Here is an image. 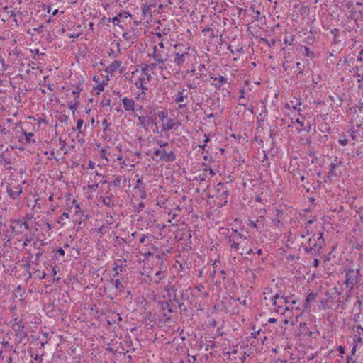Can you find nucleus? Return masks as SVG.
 I'll return each mask as SVG.
<instances>
[{
    "mask_svg": "<svg viewBox=\"0 0 363 363\" xmlns=\"http://www.w3.org/2000/svg\"><path fill=\"white\" fill-rule=\"evenodd\" d=\"M100 199L101 200L102 203L108 206V207H111V206H114V203L111 201V197H108V196H106V197H100Z\"/></svg>",
    "mask_w": 363,
    "mask_h": 363,
    "instance_id": "bb28decb",
    "label": "nucleus"
},
{
    "mask_svg": "<svg viewBox=\"0 0 363 363\" xmlns=\"http://www.w3.org/2000/svg\"><path fill=\"white\" fill-rule=\"evenodd\" d=\"M143 184V179H138L137 181H136V183H135V189H138L140 190V189H141V186Z\"/></svg>",
    "mask_w": 363,
    "mask_h": 363,
    "instance_id": "de8ad7c7",
    "label": "nucleus"
},
{
    "mask_svg": "<svg viewBox=\"0 0 363 363\" xmlns=\"http://www.w3.org/2000/svg\"><path fill=\"white\" fill-rule=\"evenodd\" d=\"M184 89H182V91H178V94L174 99L176 103H182L187 98V95H184Z\"/></svg>",
    "mask_w": 363,
    "mask_h": 363,
    "instance_id": "b1692460",
    "label": "nucleus"
},
{
    "mask_svg": "<svg viewBox=\"0 0 363 363\" xmlns=\"http://www.w3.org/2000/svg\"><path fill=\"white\" fill-rule=\"evenodd\" d=\"M328 174H329V177H336L342 174L341 172H336V168H335L333 164H330V171Z\"/></svg>",
    "mask_w": 363,
    "mask_h": 363,
    "instance_id": "393cba45",
    "label": "nucleus"
},
{
    "mask_svg": "<svg viewBox=\"0 0 363 363\" xmlns=\"http://www.w3.org/2000/svg\"><path fill=\"white\" fill-rule=\"evenodd\" d=\"M138 119L140 122L139 125L141 127H143L145 129H147V127L149 126V123H150V118L144 116H138Z\"/></svg>",
    "mask_w": 363,
    "mask_h": 363,
    "instance_id": "6ab92c4d",
    "label": "nucleus"
},
{
    "mask_svg": "<svg viewBox=\"0 0 363 363\" xmlns=\"http://www.w3.org/2000/svg\"><path fill=\"white\" fill-rule=\"evenodd\" d=\"M154 156L159 157L157 161L172 162L176 160V155L172 149L169 148H155L153 152Z\"/></svg>",
    "mask_w": 363,
    "mask_h": 363,
    "instance_id": "f03ea898",
    "label": "nucleus"
},
{
    "mask_svg": "<svg viewBox=\"0 0 363 363\" xmlns=\"http://www.w3.org/2000/svg\"><path fill=\"white\" fill-rule=\"evenodd\" d=\"M155 142L160 149L169 148V145L167 142H163L160 140H156Z\"/></svg>",
    "mask_w": 363,
    "mask_h": 363,
    "instance_id": "c756f323",
    "label": "nucleus"
},
{
    "mask_svg": "<svg viewBox=\"0 0 363 363\" xmlns=\"http://www.w3.org/2000/svg\"><path fill=\"white\" fill-rule=\"evenodd\" d=\"M122 36L126 40H130L131 39V36L128 33H123Z\"/></svg>",
    "mask_w": 363,
    "mask_h": 363,
    "instance_id": "bf43d9fd",
    "label": "nucleus"
},
{
    "mask_svg": "<svg viewBox=\"0 0 363 363\" xmlns=\"http://www.w3.org/2000/svg\"><path fill=\"white\" fill-rule=\"evenodd\" d=\"M117 16H118V19H119L120 18H128V17H130V16H131V15H130V13H128V12H125V13H119Z\"/></svg>",
    "mask_w": 363,
    "mask_h": 363,
    "instance_id": "8fccbe9b",
    "label": "nucleus"
},
{
    "mask_svg": "<svg viewBox=\"0 0 363 363\" xmlns=\"http://www.w3.org/2000/svg\"><path fill=\"white\" fill-rule=\"evenodd\" d=\"M296 67H297V69L298 70L297 76L303 74V69L301 67V62H296Z\"/></svg>",
    "mask_w": 363,
    "mask_h": 363,
    "instance_id": "603ef678",
    "label": "nucleus"
},
{
    "mask_svg": "<svg viewBox=\"0 0 363 363\" xmlns=\"http://www.w3.org/2000/svg\"><path fill=\"white\" fill-rule=\"evenodd\" d=\"M83 123H84V120H82V119L77 120L76 130H78V133H82L81 128L83 125Z\"/></svg>",
    "mask_w": 363,
    "mask_h": 363,
    "instance_id": "f704fd0d",
    "label": "nucleus"
},
{
    "mask_svg": "<svg viewBox=\"0 0 363 363\" xmlns=\"http://www.w3.org/2000/svg\"><path fill=\"white\" fill-rule=\"evenodd\" d=\"M255 16L254 17V21H259V19L261 18L259 17L260 12L258 10H256V11H255Z\"/></svg>",
    "mask_w": 363,
    "mask_h": 363,
    "instance_id": "5fc2aeb1",
    "label": "nucleus"
},
{
    "mask_svg": "<svg viewBox=\"0 0 363 363\" xmlns=\"http://www.w3.org/2000/svg\"><path fill=\"white\" fill-rule=\"evenodd\" d=\"M140 191L141 193L140 198H142V199L146 198V192H145L144 188L140 189Z\"/></svg>",
    "mask_w": 363,
    "mask_h": 363,
    "instance_id": "338daca9",
    "label": "nucleus"
},
{
    "mask_svg": "<svg viewBox=\"0 0 363 363\" xmlns=\"http://www.w3.org/2000/svg\"><path fill=\"white\" fill-rule=\"evenodd\" d=\"M121 61L115 60L111 64H110L108 67H106V68L105 69V72L112 74L113 72L116 71L121 67Z\"/></svg>",
    "mask_w": 363,
    "mask_h": 363,
    "instance_id": "ddd939ff",
    "label": "nucleus"
},
{
    "mask_svg": "<svg viewBox=\"0 0 363 363\" xmlns=\"http://www.w3.org/2000/svg\"><path fill=\"white\" fill-rule=\"evenodd\" d=\"M30 220V218L26 217L23 218V220L21 219H12L11 220V223L12 224L18 225V227L16 228V226L11 225V230L12 233H15L16 235L22 234L25 230L29 229V221Z\"/></svg>",
    "mask_w": 363,
    "mask_h": 363,
    "instance_id": "20e7f679",
    "label": "nucleus"
},
{
    "mask_svg": "<svg viewBox=\"0 0 363 363\" xmlns=\"http://www.w3.org/2000/svg\"><path fill=\"white\" fill-rule=\"evenodd\" d=\"M299 328L303 330H308V328L307 327V324L304 322L300 323Z\"/></svg>",
    "mask_w": 363,
    "mask_h": 363,
    "instance_id": "680f3d73",
    "label": "nucleus"
},
{
    "mask_svg": "<svg viewBox=\"0 0 363 363\" xmlns=\"http://www.w3.org/2000/svg\"><path fill=\"white\" fill-rule=\"evenodd\" d=\"M23 133L26 136V142L27 143H28V144H35V142H36L35 140L31 138L34 135L33 133H32V132L27 133V132L23 130Z\"/></svg>",
    "mask_w": 363,
    "mask_h": 363,
    "instance_id": "5701e85b",
    "label": "nucleus"
},
{
    "mask_svg": "<svg viewBox=\"0 0 363 363\" xmlns=\"http://www.w3.org/2000/svg\"><path fill=\"white\" fill-rule=\"evenodd\" d=\"M340 295V292L337 290L336 287L331 289L330 291L325 293V296H328V298L331 299H335Z\"/></svg>",
    "mask_w": 363,
    "mask_h": 363,
    "instance_id": "dca6fc26",
    "label": "nucleus"
},
{
    "mask_svg": "<svg viewBox=\"0 0 363 363\" xmlns=\"http://www.w3.org/2000/svg\"><path fill=\"white\" fill-rule=\"evenodd\" d=\"M101 103H102L103 106H111V100H110V99H104L102 101V102H101Z\"/></svg>",
    "mask_w": 363,
    "mask_h": 363,
    "instance_id": "4d7b16f0",
    "label": "nucleus"
},
{
    "mask_svg": "<svg viewBox=\"0 0 363 363\" xmlns=\"http://www.w3.org/2000/svg\"><path fill=\"white\" fill-rule=\"evenodd\" d=\"M177 290L175 286L172 284H169L164 287V291H167V296L169 299H173L174 295L177 294Z\"/></svg>",
    "mask_w": 363,
    "mask_h": 363,
    "instance_id": "4468645a",
    "label": "nucleus"
},
{
    "mask_svg": "<svg viewBox=\"0 0 363 363\" xmlns=\"http://www.w3.org/2000/svg\"><path fill=\"white\" fill-rule=\"evenodd\" d=\"M38 276L39 279H43L46 277V273L44 272L38 271Z\"/></svg>",
    "mask_w": 363,
    "mask_h": 363,
    "instance_id": "13d9d810",
    "label": "nucleus"
},
{
    "mask_svg": "<svg viewBox=\"0 0 363 363\" xmlns=\"http://www.w3.org/2000/svg\"><path fill=\"white\" fill-rule=\"evenodd\" d=\"M23 328L24 325H23L21 323L20 324H18V328L14 329L16 332L15 335L18 339L19 342H22V340L24 338H26L28 335L27 333L23 330Z\"/></svg>",
    "mask_w": 363,
    "mask_h": 363,
    "instance_id": "1a4fd4ad",
    "label": "nucleus"
},
{
    "mask_svg": "<svg viewBox=\"0 0 363 363\" xmlns=\"http://www.w3.org/2000/svg\"><path fill=\"white\" fill-rule=\"evenodd\" d=\"M157 116L160 120H164L167 118L168 114L167 111H162L158 112Z\"/></svg>",
    "mask_w": 363,
    "mask_h": 363,
    "instance_id": "4c0bfd02",
    "label": "nucleus"
},
{
    "mask_svg": "<svg viewBox=\"0 0 363 363\" xmlns=\"http://www.w3.org/2000/svg\"><path fill=\"white\" fill-rule=\"evenodd\" d=\"M320 264V261L318 259H315L313 262V265L315 268H317Z\"/></svg>",
    "mask_w": 363,
    "mask_h": 363,
    "instance_id": "774afa93",
    "label": "nucleus"
},
{
    "mask_svg": "<svg viewBox=\"0 0 363 363\" xmlns=\"http://www.w3.org/2000/svg\"><path fill=\"white\" fill-rule=\"evenodd\" d=\"M235 233H237V238L233 237V235H230L228 238L227 242L230 246L231 249H233L235 250H238L239 248V245L240 244V242H239V240H245L247 239L246 236L242 235L241 233H238L237 230H235Z\"/></svg>",
    "mask_w": 363,
    "mask_h": 363,
    "instance_id": "39448f33",
    "label": "nucleus"
},
{
    "mask_svg": "<svg viewBox=\"0 0 363 363\" xmlns=\"http://www.w3.org/2000/svg\"><path fill=\"white\" fill-rule=\"evenodd\" d=\"M167 55H165L164 57L162 54L157 52V46L155 45L153 47V53L151 55L155 61H157L158 63H163L165 60H167Z\"/></svg>",
    "mask_w": 363,
    "mask_h": 363,
    "instance_id": "9d476101",
    "label": "nucleus"
},
{
    "mask_svg": "<svg viewBox=\"0 0 363 363\" xmlns=\"http://www.w3.org/2000/svg\"><path fill=\"white\" fill-rule=\"evenodd\" d=\"M159 305L160 306V309L162 311H167V313H172L174 311V308H177L176 307H174V302L173 299H169L164 301H160L159 302Z\"/></svg>",
    "mask_w": 363,
    "mask_h": 363,
    "instance_id": "0eeeda50",
    "label": "nucleus"
},
{
    "mask_svg": "<svg viewBox=\"0 0 363 363\" xmlns=\"http://www.w3.org/2000/svg\"><path fill=\"white\" fill-rule=\"evenodd\" d=\"M339 143L343 146L346 145L348 143V140L347 138H342L339 140Z\"/></svg>",
    "mask_w": 363,
    "mask_h": 363,
    "instance_id": "052dcab7",
    "label": "nucleus"
},
{
    "mask_svg": "<svg viewBox=\"0 0 363 363\" xmlns=\"http://www.w3.org/2000/svg\"><path fill=\"white\" fill-rule=\"evenodd\" d=\"M174 125H175V123H174V121L170 118L167 121V123L166 124H164L162 125V131L170 130L174 128Z\"/></svg>",
    "mask_w": 363,
    "mask_h": 363,
    "instance_id": "4be33fe9",
    "label": "nucleus"
},
{
    "mask_svg": "<svg viewBox=\"0 0 363 363\" xmlns=\"http://www.w3.org/2000/svg\"><path fill=\"white\" fill-rule=\"evenodd\" d=\"M145 84H146V82H145V78H143V77L138 79L137 81L135 82V84L137 86V88L143 90L141 94H138V96H140L141 94H143L144 96L145 95V93L144 91L148 89V88L145 85Z\"/></svg>",
    "mask_w": 363,
    "mask_h": 363,
    "instance_id": "f8f14e48",
    "label": "nucleus"
},
{
    "mask_svg": "<svg viewBox=\"0 0 363 363\" xmlns=\"http://www.w3.org/2000/svg\"><path fill=\"white\" fill-rule=\"evenodd\" d=\"M123 104L124 105V108L126 111H133L135 108V101L132 99H128L127 97H124L122 99Z\"/></svg>",
    "mask_w": 363,
    "mask_h": 363,
    "instance_id": "9b49d317",
    "label": "nucleus"
},
{
    "mask_svg": "<svg viewBox=\"0 0 363 363\" xmlns=\"http://www.w3.org/2000/svg\"><path fill=\"white\" fill-rule=\"evenodd\" d=\"M179 292H180V295L179 296H177V294L174 295V296H173V302L174 303L183 302L184 300L189 298V296L185 294L184 290H181Z\"/></svg>",
    "mask_w": 363,
    "mask_h": 363,
    "instance_id": "a211bd4d",
    "label": "nucleus"
},
{
    "mask_svg": "<svg viewBox=\"0 0 363 363\" xmlns=\"http://www.w3.org/2000/svg\"><path fill=\"white\" fill-rule=\"evenodd\" d=\"M150 67V65H147V64H143L141 65V70L142 72L145 74V73H147V71L148 70Z\"/></svg>",
    "mask_w": 363,
    "mask_h": 363,
    "instance_id": "3c124183",
    "label": "nucleus"
},
{
    "mask_svg": "<svg viewBox=\"0 0 363 363\" xmlns=\"http://www.w3.org/2000/svg\"><path fill=\"white\" fill-rule=\"evenodd\" d=\"M301 102L298 101V102L296 103V104L293 106L292 108L294 109V110H297V111H300L301 109L298 108V106H301Z\"/></svg>",
    "mask_w": 363,
    "mask_h": 363,
    "instance_id": "69168bd1",
    "label": "nucleus"
},
{
    "mask_svg": "<svg viewBox=\"0 0 363 363\" xmlns=\"http://www.w3.org/2000/svg\"><path fill=\"white\" fill-rule=\"evenodd\" d=\"M302 247L304 248L305 252H307L308 254H311L314 255H316L318 254L317 252H315V250L312 247H307L303 245H302Z\"/></svg>",
    "mask_w": 363,
    "mask_h": 363,
    "instance_id": "72a5a7b5",
    "label": "nucleus"
},
{
    "mask_svg": "<svg viewBox=\"0 0 363 363\" xmlns=\"http://www.w3.org/2000/svg\"><path fill=\"white\" fill-rule=\"evenodd\" d=\"M360 269H353L349 268L346 270L345 284L350 291L352 290L355 285L360 283Z\"/></svg>",
    "mask_w": 363,
    "mask_h": 363,
    "instance_id": "f257e3e1",
    "label": "nucleus"
},
{
    "mask_svg": "<svg viewBox=\"0 0 363 363\" xmlns=\"http://www.w3.org/2000/svg\"><path fill=\"white\" fill-rule=\"evenodd\" d=\"M249 223H247V225L250 227H252V228H257V225L256 224V223H255L254 221L252 220H248Z\"/></svg>",
    "mask_w": 363,
    "mask_h": 363,
    "instance_id": "e2e57ef3",
    "label": "nucleus"
},
{
    "mask_svg": "<svg viewBox=\"0 0 363 363\" xmlns=\"http://www.w3.org/2000/svg\"><path fill=\"white\" fill-rule=\"evenodd\" d=\"M28 353L30 354V357H33L34 358V360L36 361V362H38L40 363H42L43 362V357L45 355V352H43L41 355H38V353H36L35 354V356L33 355V354L31 352V350H28Z\"/></svg>",
    "mask_w": 363,
    "mask_h": 363,
    "instance_id": "a878e982",
    "label": "nucleus"
},
{
    "mask_svg": "<svg viewBox=\"0 0 363 363\" xmlns=\"http://www.w3.org/2000/svg\"><path fill=\"white\" fill-rule=\"evenodd\" d=\"M305 55L313 58L314 57V54L312 51L310 50L309 48L305 46L304 47Z\"/></svg>",
    "mask_w": 363,
    "mask_h": 363,
    "instance_id": "e433bc0d",
    "label": "nucleus"
},
{
    "mask_svg": "<svg viewBox=\"0 0 363 363\" xmlns=\"http://www.w3.org/2000/svg\"><path fill=\"white\" fill-rule=\"evenodd\" d=\"M14 190L10 188L9 186L6 187V192L10 196V198L13 200H16L18 198V196L22 194V187L20 185L16 186L14 187Z\"/></svg>",
    "mask_w": 363,
    "mask_h": 363,
    "instance_id": "6e6552de",
    "label": "nucleus"
},
{
    "mask_svg": "<svg viewBox=\"0 0 363 363\" xmlns=\"http://www.w3.org/2000/svg\"><path fill=\"white\" fill-rule=\"evenodd\" d=\"M357 108L359 112V114H357V117L359 118L358 122L360 123L357 126H360L362 124H363V102L359 101V104L357 106Z\"/></svg>",
    "mask_w": 363,
    "mask_h": 363,
    "instance_id": "aec40b11",
    "label": "nucleus"
},
{
    "mask_svg": "<svg viewBox=\"0 0 363 363\" xmlns=\"http://www.w3.org/2000/svg\"><path fill=\"white\" fill-rule=\"evenodd\" d=\"M151 5H143L142 6V13L144 16H147V14H150L151 16V12L150 11Z\"/></svg>",
    "mask_w": 363,
    "mask_h": 363,
    "instance_id": "473e14b6",
    "label": "nucleus"
},
{
    "mask_svg": "<svg viewBox=\"0 0 363 363\" xmlns=\"http://www.w3.org/2000/svg\"><path fill=\"white\" fill-rule=\"evenodd\" d=\"M276 135H277V131L274 129H270L269 136L270 138L272 139L273 141L274 140Z\"/></svg>",
    "mask_w": 363,
    "mask_h": 363,
    "instance_id": "49530a36",
    "label": "nucleus"
},
{
    "mask_svg": "<svg viewBox=\"0 0 363 363\" xmlns=\"http://www.w3.org/2000/svg\"><path fill=\"white\" fill-rule=\"evenodd\" d=\"M331 33L333 35V42L335 43H337L340 42V40H338V38H337L338 35H339V30L337 28H334V29L331 30Z\"/></svg>",
    "mask_w": 363,
    "mask_h": 363,
    "instance_id": "7c9ffc66",
    "label": "nucleus"
},
{
    "mask_svg": "<svg viewBox=\"0 0 363 363\" xmlns=\"http://www.w3.org/2000/svg\"><path fill=\"white\" fill-rule=\"evenodd\" d=\"M114 286L116 289H121L122 287L121 281L119 279H116L114 282Z\"/></svg>",
    "mask_w": 363,
    "mask_h": 363,
    "instance_id": "6e6d98bb",
    "label": "nucleus"
},
{
    "mask_svg": "<svg viewBox=\"0 0 363 363\" xmlns=\"http://www.w3.org/2000/svg\"><path fill=\"white\" fill-rule=\"evenodd\" d=\"M239 105L246 106L247 99L243 95H241L239 98Z\"/></svg>",
    "mask_w": 363,
    "mask_h": 363,
    "instance_id": "ea45409f",
    "label": "nucleus"
},
{
    "mask_svg": "<svg viewBox=\"0 0 363 363\" xmlns=\"http://www.w3.org/2000/svg\"><path fill=\"white\" fill-rule=\"evenodd\" d=\"M96 89H97L99 91L96 93V94H99L100 91H103L104 90V84H99L96 87Z\"/></svg>",
    "mask_w": 363,
    "mask_h": 363,
    "instance_id": "09e8293b",
    "label": "nucleus"
},
{
    "mask_svg": "<svg viewBox=\"0 0 363 363\" xmlns=\"http://www.w3.org/2000/svg\"><path fill=\"white\" fill-rule=\"evenodd\" d=\"M186 55V52L182 54H179V52L177 53L176 57L174 59V62L177 65H182L185 62V57Z\"/></svg>",
    "mask_w": 363,
    "mask_h": 363,
    "instance_id": "f3484780",
    "label": "nucleus"
},
{
    "mask_svg": "<svg viewBox=\"0 0 363 363\" xmlns=\"http://www.w3.org/2000/svg\"><path fill=\"white\" fill-rule=\"evenodd\" d=\"M110 185H112L114 187H118L121 185V178L116 177L111 183H110Z\"/></svg>",
    "mask_w": 363,
    "mask_h": 363,
    "instance_id": "c9c22d12",
    "label": "nucleus"
},
{
    "mask_svg": "<svg viewBox=\"0 0 363 363\" xmlns=\"http://www.w3.org/2000/svg\"><path fill=\"white\" fill-rule=\"evenodd\" d=\"M107 21L108 22H112L113 23V25H118V23L120 22V20L118 19V16H115L112 18H108Z\"/></svg>",
    "mask_w": 363,
    "mask_h": 363,
    "instance_id": "a19ab883",
    "label": "nucleus"
},
{
    "mask_svg": "<svg viewBox=\"0 0 363 363\" xmlns=\"http://www.w3.org/2000/svg\"><path fill=\"white\" fill-rule=\"evenodd\" d=\"M58 120L61 123H65L67 124L68 121H69V117L67 115L64 114V115L60 116L59 117Z\"/></svg>",
    "mask_w": 363,
    "mask_h": 363,
    "instance_id": "58836bf2",
    "label": "nucleus"
},
{
    "mask_svg": "<svg viewBox=\"0 0 363 363\" xmlns=\"http://www.w3.org/2000/svg\"><path fill=\"white\" fill-rule=\"evenodd\" d=\"M10 163H11V160L9 158H7L6 157H5V155L3 153L0 152V164H1L3 165H6V164H10Z\"/></svg>",
    "mask_w": 363,
    "mask_h": 363,
    "instance_id": "2f4dec72",
    "label": "nucleus"
},
{
    "mask_svg": "<svg viewBox=\"0 0 363 363\" xmlns=\"http://www.w3.org/2000/svg\"><path fill=\"white\" fill-rule=\"evenodd\" d=\"M211 79H213L214 81H216L215 83H211V84L217 89H219L223 86V83H227V79L223 76H220L218 78L211 77Z\"/></svg>",
    "mask_w": 363,
    "mask_h": 363,
    "instance_id": "2eb2a0df",
    "label": "nucleus"
},
{
    "mask_svg": "<svg viewBox=\"0 0 363 363\" xmlns=\"http://www.w3.org/2000/svg\"><path fill=\"white\" fill-rule=\"evenodd\" d=\"M178 304L177 308H179V310L182 311H186V307L184 306V303L183 302H179L177 303Z\"/></svg>",
    "mask_w": 363,
    "mask_h": 363,
    "instance_id": "864d4df0",
    "label": "nucleus"
},
{
    "mask_svg": "<svg viewBox=\"0 0 363 363\" xmlns=\"http://www.w3.org/2000/svg\"><path fill=\"white\" fill-rule=\"evenodd\" d=\"M312 247L314 249L315 252L319 253L320 250L322 248V245L320 242H315Z\"/></svg>",
    "mask_w": 363,
    "mask_h": 363,
    "instance_id": "79ce46f5",
    "label": "nucleus"
},
{
    "mask_svg": "<svg viewBox=\"0 0 363 363\" xmlns=\"http://www.w3.org/2000/svg\"><path fill=\"white\" fill-rule=\"evenodd\" d=\"M357 333L360 335L363 333V327L360 325H357Z\"/></svg>",
    "mask_w": 363,
    "mask_h": 363,
    "instance_id": "0e129e2a",
    "label": "nucleus"
},
{
    "mask_svg": "<svg viewBox=\"0 0 363 363\" xmlns=\"http://www.w3.org/2000/svg\"><path fill=\"white\" fill-rule=\"evenodd\" d=\"M79 103H80L79 100L74 99L72 101H71L68 104V106H69V109L72 111V115H73L74 118L75 117V111L77 109V108L79 105Z\"/></svg>",
    "mask_w": 363,
    "mask_h": 363,
    "instance_id": "412c9836",
    "label": "nucleus"
},
{
    "mask_svg": "<svg viewBox=\"0 0 363 363\" xmlns=\"http://www.w3.org/2000/svg\"><path fill=\"white\" fill-rule=\"evenodd\" d=\"M45 243L43 240L38 239L36 241H35L33 243V247L38 249V252L35 254V260L33 262L35 264L38 265V262L40 261V258L42 256V255L45 252V250L43 249V247L45 246Z\"/></svg>",
    "mask_w": 363,
    "mask_h": 363,
    "instance_id": "423d86ee",
    "label": "nucleus"
},
{
    "mask_svg": "<svg viewBox=\"0 0 363 363\" xmlns=\"http://www.w3.org/2000/svg\"><path fill=\"white\" fill-rule=\"evenodd\" d=\"M82 91V87L80 85L77 86L76 89L72 91V94L74 100H79V94Z\"/></svg>",
    "mask_w": 363,
    "mask_h": 363,
    "instance_id": "c85d7f7f",
    "label": "nucleus"
},
{
    "mask_svg": "<svg viewBox=\"0 0 363 363\" xmlns=\"http://www.w3.org/2000/svg\"><path fill=\"white\" fill-rule=\"evenodd\" d=\"M337 159V157H335L334 161L330 164H333L335 166V168H337V167L341 166L343 164L342 161H338Z\"/></svg>",
    "mask_w": 363,
    "mask_h": 363,
    "instance_id": "37998d69",
    "label": "nucleus"
},
{
    "mask_svg": "<svg viewBox=\"0 0 363 363\" xmlns=\"http://www.w3.org/2000/svg\"><path fill=\"white\" fill-rule=\"evenodd\" d=\"M317 296H318L317 293L311 292V293L308 294V295L307 296V297L306 298L305 305H308L310 303V302H311L312 301H315Z\"/></svg>",
    "mask_w": 363,
    "mask_h": 363,
    "instance_id": "cd10ccee",
    "label": "nucleus"
},
{
    "mask_svg": "<svg viewBox=\"0 0 363 363\" xmlns=\"http://www.w3.org/2000/svg\"><path fill=\"white\" fill-rule=\"evenodd\" d=\"M110 125H111V123H108L106 119H104L102 121V126H103L104 131H106V130H108Z\"/></svg>",
    "mask_w": 363,
    "mask_h": 363,
    "instance_id": "c03bdc74",
    "label": "nucleus"
},
{
    "mask_svg": "<svg viewBox=\"0 0 363 363\" xmlns=\"http://www.w3.org/2000/svg\"><path fill=\"white\" fill-rule=\"evenodd\" d=\"M228 196L229 190L225 185L221 182L218 183L216 196L218 200L216 206L218 208H222L227 204Z\"/></svg>",
    "mask_w": 363,
    "mask_h": 363,
    "instance_id": "7ed1b4c3",
    "label": "nucleus"
},
{
    "mask_svg": "<svg viewBox=\"0 0 363 363\" xmlns=\"http://www.w3.org/2000/svg\"><path fill=\"white\" fill-rule=\"evenodd\" d=\"M65 250L62 248L60 247L56 250L55 255L54 256L55 257H57V255H58L59 256L63 257L65 255Z\"/></svg>",
    "mask_w": 363,
    "mask_h": 363,
    "instance_id": "a18cd8bd",
    "label": "nucleus"
}]
</instances>
